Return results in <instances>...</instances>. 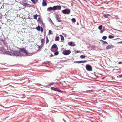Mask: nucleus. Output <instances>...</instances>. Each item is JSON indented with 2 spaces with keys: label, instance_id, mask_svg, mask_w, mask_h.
Returning <instances> with one entry per match:
<instances>
[{
  "label": "nucleus",
  "instance_id": "obj_4",
  "mask_svg": "<svg viewBox=\"0 0 122 122\" xmlns=\"http://www.w3.org/2000/svg\"><path fill=\"white\" fill-rule=\"evenodd\" d=\"M20 51L21 52H23L26 55H28V52L27 50L24 48H21L20 49Z\"/></svg>",
  "mask_w": 122,
  "mask_h": 122
},
{
  "label": "nucleus",
  "instance_id": "obj_29",
  "mask_svg": "<svg viewBox=\"0 0 122 122\" xmlns=\"http://www.w3.org/2000/svg\"><path fill=\"white\" fill-rule=\"evenodd\" d=\"M51 51L52 52H55L56 51H55V50H54V49L51 48Z\"/></svg>",
  "mask_w": 122,
  "mask_h": 122
},
{
  "label": "nucleus",
  "instance_id": "obj_37",
  "mask_svg": "<svg viewBox=\"0 0 122 122\" xmlns=\"http://www.w3.org/2000/svg\"><path fill=\"white\" fill-rule=\"evenodd\" d=\"M37 21H38L39 22H39H40V21H41L40 18V17H39V18L38 19Z\"/></svg>",
  "mask_w": 122,
  "mask_h": 122
},
{
  "label": "nucleus",
  "instance_id": "obj_26",
  "mask_svg": "<svg viewBox=\"0 0 122 122\" xmlns=\"http://www.w3.org/2000/svg\"><path fill=\"white\" fill-rule=\"evenodd\" d=\"M58 54V52L57 51H56L54 53V54L55 55H57Z\"/></svg>",
  "mask_w": 122,
  "mask_h": 122
},
{
  "label": "nucleus",
  "instance_id": "obj_1",
  "mask_svg": "<svg viewBox=\"0 0 122 122\" xmlns=\"http://www.w3.org/2000/svg\"><path fill=\"white\" fill-rule=\"evenodd\" d=\"M13 56H22L21 53L18 51H15L13 52Z\"/></svg>",
  "mask_w": 122,
  "mask_h": 122
},
{
  "label": "nucleus",
  "instance_id": "obj_45",
  "mask_svg": "<svg viewBox=\"0 0 122 122\" xmlns=\"http://www.w3.org/2000/svg\"><path fill=\"white\" fill-rule=\"evenodd\" d=\"M50 20H49V21H51V22H52V21L50 19Z\"/></svg>",
  "mask_w": 122,
  "mask_h": 122
},
{
  "label": "nucleus",
  "instance_id": "obj_48",
  "mask_svg": "<svg viewBox=\"0 0 122 122\" xmlns=\"http://www.w3.org/2000/svg\"><path fill=\"white\" fill-rule=\"evenodd\" d=\"M37 85H39V86H40V85H41L40 84H37Z\"/></svg>",
  "mask_w": 122,
  "mask_h": 122
},
{
  "label": "nucleus",
  "instance_id": "obj_34",
  "mask_svg": "<svg viewBox=\"0 0 122 122\" xmlns=\"http://www.w3.org/2000/svg\"><path fill=\"white\" fill-rule=\"evenodd\" d=\"M117 77L119 78L122 77V74L121 75H119L117 76Z\"/></svg>",
  "mask_w": 122,
  "mask_h": 122
},
{
  "label": "nucleus",
  "instance_id": "obj_35",
  "mask_svg": "<svg viewBox=\"0 0 122 122\" xmlns=\"http://www.w3.org/2000/svg\"><path fill=\"white\" fill-rule=\"evenodd\" d=\"M107 37L106 36H103L102 38V39L103 40H106L107 39Z\"/></svg>",
  "mask_w": 122,
  "mask_h": 122
},
{
  "label": "nucleus",
  "instance_id": "obj_15",
  "mask_svg": "<svg viewBox=\"0 0 122 122\" xmlns=\"http://www.w3.org/2000/svg\"><path fill=\"white\" fill-rule=\"evenodd\" d=\"M21 4L22 5L24 6H25V7H26L27 6L28 7V6H29L30 5L27 3H22Z\"/></svg>",
  "mask_w": 122,
  "mask_h": 122
},
{
  "label": "nucleus",
  "instance_id": "obj_52",
  "mask_svg": "<svg viewBox=\"0 0 122 122\" xmlns=\"http://www.w3.org/2000/svg\"><path fill=\"white\" fill-rule=\"evenodd\" d=\"M43 0V1H44H44H45V0Z\"/></svg>",
  "mask_w": 122,
  "mask_h": 122
},
{
  "label": "nucleus",
  "instance_id": "obj_28",
  "mask_svg": "<svg viewBox=\"0 0 122 122\" xmlns=\"http://www.w3.org/2000/svg\"><path fill=\"white\" fill-rule=\"evenodd\" d=\"M114 37L113 36H112L111 35H110L108 36V38H110V39L113 38H114Z\"/></svg>",
  "mask_w": 122,
  "mask_h": 122
},
{
  "label": "nucleus",
  "instance_id": "obj_36",
  "mask_svg": "<svg viewBox=\"0 0 122 122\" xmlns=\"http://www.w3.org/2000/svg\"><path fill=\"white\" fill-rule=\"evenodd\" d=\"M54 83L53 82H52V83H50L48 85V86H50L51 85H52Z\"/></svg>",
  "mask_w": 122,
  "mask_h": 122
},
{
  "label": "nucleus",
  "instance_id": "obj_21",
  "mask_svg": "<svg viewBox=\"0 0 122 122\" xmlns=\"http://www.w3.org/2000/svg\"><path fill=\"white\" fill-rule=\"evenodd\" d=\"M60 37H61V41L62 40H64V37L63 36H62L61 35H60Z\"/></svg>",
  "mask_w": 122,
  "mask_h": 122
},
{
  "label": "nucleus",
  "instance_id": "obj_7",
  "mask_svg": "<svg viewBox=\"0 0 122 122\" xmlns=\"http://www.w3.org/2000/svg\"><path fill=\"white\" fill-rule=\"evenodd\" d=\"M55 17L59 22H61L62 20L60 18L59 15L57 14H55Z\"/></svg>",
  "mask_w": 122,
  "mask_h": 122
},
{
  "label": "nucleus",
  "instance_id": "obj_20",
  "mask_svg": "<svg viewBox=\"0 0 122 122\" xmlns=\"http://www.w3.org/2000/svg\"><path fill=\"white\" fill-rule=\"evenodd\" d=\"M39 23L40 24V25L41 26L43 27V24L42 21H40V22H39Z\"/></svg>",
  "mask_w": 122,
  "mask_h": 122
},
{
  "label": "nucleus",
  "instance_id": "obj_12",
  "mask_svg": "<svg viewBox=\"0 0 122 122\" xmlns=\"http://www.w3.org/2000/svg\"><path fill=\"white\" fill-rule=\"evenodd\" d=\"M87 61L84 60V61H76L75 62L76 63H84L87 62Z\"/></svg>",
  "mask_w": 122,
  "mask_h": 122
},
{
  "label": "nucleus",
  "instance_id": "obj_23",
  "mask_svg": "<svg viewBox=\"0 0 122 122\" xmlns=\"http://www.w3.org/2000/svg\"><path fill=\"white\" fill-rule=\"evenodd\" d=\"M31 1L33 4H35L37 1V0H31Z\"/></svg>",
  "mask_w": 122,
  "mask_h": 122
},
{
  "label": "nucleus",
  "instance_id": "obj_24",
  "mask_svg": "<svg viewBox=\"0 0 122 122\" xmlns=\"http://www.w3.org/2000/svg\"><path fill=\"white\" fill-rule=\"evenodd\" d=\"M86 56L85 55H81L80 56V57L81 58H85Z\"/></svg>",
  "mask_w": 122,
  "mask_h": 122
},
{
  "label": "nucleus",
  "instance_id": "obj_44",
  "mask_svg": "<svg viewBox=\"0 0 122 122\" xmlns=\"http://www.w3.org/2000/svg\"><path fill=\"white\" fill-rule=\"evenodd\" d=\"M63 34L64 36H66V35L65 34Z\"/></svg>",
  "mask_w": 122,
  "mask_h": 122
},
{
  "label": "nucleus",
  "instance_id": "obj_42",
  "mask_svg": "<svg viewBox=\"0 0 122 122\" xmlns=\"http://www.w3.org/2000/svg\"><path fill=\"white\" fill-rule=\"evenodd\" d=\"M118 64H122V62L121 61H120L119 62Z\"/></svg>",
  "mask_w": 122,
  "mask_h": 122
},
{
  "label": "nucleus",
  "instance_id": "obj_50",
  "mask_svg": "<svg viewBox=\"0 0 122 122\" xmlns=\"http://www.w3.org/2000/svg\"><path fill=\"white\" fill-rule=\"evenodd\" d=\"M103 91H104V92H105V90H103Z\"/></svg>",
  "mask_w": 122,
  "mask_h": 122
},
{
  "label": "nucleus",
  "instance_id": "obj_31",
  "mask_svg": "<svg viewBox=\"0 0 122 122\" xmlns=\"http://www.w3.org/2000/svg\"><path fill=\"white\" fill-rule=\"evenodd\" d=\"M71 20L72 22H75L76 21V20L75 18H72V20Z\"/></svg>",
  "mask_w": 122,
  "mask_h": 122
},
{
  "label": "nucleus",
  "instance_id": "obj_41",
  "mask_svg": "<svg viewBox=\"0 0 122 122\" xmlns=\"http://www.w3.org/2000/svg\"><path fill=\"white\" fill-rule=\"evenodd\" d=\"M54 56L52 54H51V55H50V57H51L53 56Z\"/></svg>",
  "mask_w": 122,
  "mask_h": 122
},
{
  "label": "nucleus",
  "instance_id": "obj_51",
  "mask_svg": "<svg viewBox=\"0 0 122 122\" xmlns=\"http://www.w3.org/2000/svg\"><path fill=\"white\" fill-rule=\"evenodd\" d=\"M8 117H6V118H7Z\"/></svg>",
  "mask_w": 122,
  "mask_h": 122
},
{
  "label": "nucleus",
  "instance_id": "obj_17",
  "mask_svg": "<svg viewBox=\"0 0 122 122\" xmlns=\"http://www.w3.org/2000/svg\"><path fill=\"white\" fill-rule=\"evenodd\" d=\"M47 5V4L46 2L45 1H43L42 5L43 6H46Z\"/></svg>",
  "mask_w": 122,
  "mask_h": 122
},
{
  "label": "nucleus",
  "instance_id": "obj_8",
  "mask_svg": "<svg viewBox=\"0 0 122 122\" xmlns=\"http://www.w3.org/2000/svg\"><path fill=\"white\" fill-rule=\"evenodd\" d=\"M51 89L53 90L58 92H60L62 93V91L59 89L57 88L52 87H51Z\"/></svg>",
  "mask_w": 122,
  "mask_h": 122
},
{
  "label": "nucleus",
  "instance_id": "obj_39",
  "mask_svg": "<svg viewBox=\"0 0 122 122\" xmlns=\"http://www.w3.org/2000/svg\"><path fill=\"white\" fill-rule=\"evenodd\" d=\"M90 92H94V91L92 90H89L88 91Z\"/></svg>",
  "mask_w": 122,
  "mask_h": 122
},
{
  "label": "nucleus",
  "instance_id": "obj_22",
  "mask_svg": "<svg viewBox=\"0 0 122 122\" xmlns=\"http://www.w3.org/2000/svg\"><path fill=\"white\" fill-rule=\"evenodd\" d=\"M59 37H57L55 39V40L56 41H58L59 40Z\"/></svg>",
  "mask_w": 122,
  "mask_h": 122
},
{
  "label": "nucleus",
  "instance_id": "obj_5",
  "mask_svg": "<svg viewBox=\"0 0 122 122\" xmlns=\"http://www.w3.org/2000/svg\"><path fill=\"white\" fill-rule=\"evenodd\" d=\"M54 11L56 10H60L61 9V6L60 5L56 6H54Z\"/></svg>",
  "mask_w": 122,
  "mask_h": 122
},
{
  "label": "nucleus",
  "instance_id": "obj_30",
  "mask_svg": "<svg viewBox=\"0 0 122 122\" xmlns=\"http://www.w3.org/2000/svg\"><path fill=\"white\" fill-rule=\"evenodd\" d=\"M43 45H41L40 46H38V48H39V49L41 48L43 46Z\"/></svg>",
  "mask_w": 122,
  "mask_h": 122
},
{
  "label": "nucleus",
  "instance_id": "obj_14",
  "mask_svg": "<svg viewBox=\"0 0 122 122\" xmlns=\"http://www.w3.org/2000/svg\"><path fill=\"white\" fill-rule=\"evenodd\" d=\"M54 6L52 7H50L48 8L47 9V11L49 12H50L52 10H53L54 11Z\"/></svg>",
  "mask_w": 122,
  "mask_h": 122
},
{
  "label": "nucleus",
  "instance_id": "obj_43",
  "mask_svg": "<svg viewBox=\"0 0 122 122\" xmlns=\"http://www.w3.org/2000/svg\"><path fill=\"white\" fill-rule=\"evenodd\" d=\"M80 52V51H76V53H79Z\"/></svg>",
  "mask_w": 122,
  "mask_h": 122
},
{
  "label": "nucleus",
  "instance_id": "obj_47",
  "mask_svg": "<svg viewBox=\"0 0 122 122\" xmlns=\"http://www.w3.org/2000/svg\"><path fill=\"white\" fill-rule=\"evenodd\" d=\"M63 120L65 122H66L65 120L64 119H63Z\"/></svg>",
  "mask_w": 122,
  "mask_h": 122
},
{
  "label": "nucleus",
  "instance_id": "obj_40",
  "mask_svg": "<svg viewBox=\"0 0 122 122\" xmlns=\"http://www.w3.org/2000/svg\"><path fill=\"white\" fill-rule=\"evenodd\" d=\"M104 44H108V43H107V42H106L105 41H104Z\"/></svg>",
  "mask_w": 122,
  "mask_h": 122
},
{
  "label": "nucleus",
  "instance_id": "obj_13",
  "mask_svg": "<svg viewBox=\"0 0 122 122\" xmlns=\"http://www.w3.org/2000/svg\"><path fill=\"white\" fill-rule=\"evenodd\" d=\"M68 44L69 46H75V44H73V42H68Z\"/></svg>",
  "mask_w": 122,
  "mask_h": 122
},
{
  "label": "nucleus",
  "instance_id": "obj_16",
  "mask_svg": "<svg viewBox=\"0 0 122 122\" xmlns=\"http://www.w3.org/2000/svg\"><path fill=\"white\" fill-rule=\"evenodd\" d=\"M103 16L104 17L106 18H107L109 16H111L110 15L108 14H104L103 15Z\"/></svg>",
  "mask_w": 122,
  "mask_h": 122
},
{
  "label": "nucleus",
  "instance_id": "obj_25",
  "mask_svg": "<svg viewBox=\"0 0 122 122\" xmlns=\"http://www.w3.org/2000/svg\"><path fill=\"white\" fill-rule=\"evenodd\" d=\"M48 34L49 35H52L53 33L51 30H49V31Z\"/></svg>",
  "mask_w": 122,
  "mask_h": 122
},
{
  "label": "nucleus",
  "instance_id": "obj_27",
  "mask_svg": "<svg viewBox=\"0 0 122 122\" xmlns=\"http://www.w3.org/2000/svg\"><path fill=\"white\" fill-rule=\"evenodd\" d=\"M37 16L38 15H37L36 14V15H34L33 17L35 19H37Z\"/></svg>",
  "mask_w": 122,
  "mask_h": 122
},
{
  "label": "nucleus",
  "instance_id": "obj_38",
  "mask_svg": "<svg viewBox=\"0 0 122 122\" xmlns=\"http://www.w3.org/2000/svg\"><path fill=\"white\" fill-rule=\"evenodd\" d=\"M105 30L104 29H103V30H101V31H100V33H102Z\"/></svg>",
  "mask_w": 122,
  "mask_h": 122
},
{
  "label": "nucleus",
  "instance_id": "obj_46",
  "mask_svg": "<svg viewBox=\"0 0 122 122\" xmlns=\"http://www.w3.org/2000/svg\"><path fill=\"white\" fill-rule=\"evenodd\" d=\"M119 43H122V41L119 42Z\"/></svg>",
  "mask_w": 122,
  "mask_h": 122
},
{
  "label": "nucleus",
  "instance_id": "obj_6",
  "mask_svg": "<svg viewBox=\"0 0 122 122\" xmlns=\"http://www.w3.org/2000/svg\"><path fill=\"white\" fill-rule=\"evenodd\" d=\"M86 69L89 71H91L92 70V66L89 65H87L86 66Z\"/></svg>",
  "mask_w": 122,
  "mask_h": 122
},
{
  "label": "nucleus",
  "instance_id": "obj_53",
  "mask_svg": "<svg viewBox=\"0 0 122 122\" xmlns=\"http://www.w3.org/2000/svg\"><path fill=\"white\" fill-rule=\"evenodd\" d=\"M48 105H47V107H48Z\"/></svg>",
  "mask_w": 122,
  "mask_h": 122
},
{
  "label": "nucleus",
  "instance_id": "obj_32",
  "mask_svg": "<svg viewBox=\"0 0 122 122\" xmlns=\"http://www.w3.org/2000/svg\"><path fill=\"white\" fill-rule=\"evenodd\" d=\"M49 40L48 39V38L47 37L46 39V44H47V43H48L49 42Z\"/></svg>",
  "mask_w": 122,
  "mask_h": 122
},
{
  "label": "nucleus",
  "instance_id": "obj_10",
  "mask_svg": "<svg viewBox=\"0 0 122 122\" xmlns=\"http://www.w3.org/2000/svg\"><path fill=\"white\" fill-rule=\"evenodd\" d=\"M36 29L38 31H41V32H42L43 31V29L42 27L41 28L40 26L38 25L36 28Z\"/></svg>",
  "mask_w": 122,
  "mask_h": 122
},
{
  "label": "nucleus",
  "instance_id": "obj_2",
  "mask_svg": "<svg viewBox=\"0 0 122 122\" xmlns=\"http://www.w3.org/2000/svg\"><path fill=\"white\" fill-rule=\"evenodd\" d=\"M62 13L64 14H68L70 12V10L68 9H66L62 10Z\"/></svg>",
  "mask_w": 122,
  "mask_h": 122
},
{
  "label": "nucleus",
  "instance_id": "obj_18",
  "mask_svg": "<svg viewBox=\"0 0 122 122\" xmlns=\"http://www.w3.org/2000/svg\"><path fill=\"white\" fill-rule=\"evenodd\" d=\"M6 53L7 54L13 56V54L11 52L9 51H7L6 52Z\"/></svg>",
  "mask_w": 122,
  "mask_h": 122
},
{
  "label": "nucleus",
  "instance_id": "obj_3",
  "mask_svg": "<svg viewBox=\"0 0 122 122\" xmlns=\"http://www.w3.org/2000/svg\"><path fill=\"white\" fill-rule=\"evenodd\" d=\"M71 52L70 50H65L62 53L64 55H67L70 53Z\"/></svg>",
  "mask_w": 122,
  "mask_h": 122
},
{
  "label": "nucleus",
  "instance_id": "obj_49",
  "mask_svg": "<svg viewBox=\"0 0 122 122\" xmlns=\"http://www.w3.org/2000/svg\"><path fill=\"white\" fill-rule=\"evenodd\" d=\"M48 86H45V87H47Z\"/></svg>",
  "mask_w": 122,
  "mask_h": 122
},
{
  "label": "nucleus",
  "instance_id": "obj_19",
  "mask_svg": "<svg viewBox=\"0 0 122 122\" xmlns=\"http://www.w3.org/2000/svg\"><path fill=\"white\" fill-rule=\"evenodd\" d=\"M44 40L43 39H42L41 40V43L42 45H43L44 44Z\"/></svg>",
  "mask_w": 122,
  "mask_h": 122
},
{
  "label": "nucleus",
  "instance_id": "obj_9",
  "mask_svg": "<svg viewBox=\"0 0 122 122\" xmlns=\"http://www.w3.org/2000/svg\"><path fill=\"white\" fill-rule=\"evenodd\" d=\"M52 49H55V51H57L58 50V47L56 44H53L51 48Z\"/></svg>",
  "mask_w": 122,
  "mask_h": 122
},
{
  "label": "nucleus",
  "instance_id": "obj_33",
  "mask_svg": "<svg viewBox=\"0 0 122 122\" xmlns=\"http://www.w3.org/2000/svg\"><path fill=\"white\" fill-rule=\"evenodd\" d=\"M102 25H101L99 26L98 29L99 30H101L102 29Z\"/></svg>",
  "mask_w": 122,
  "mask_h": 122
},
{
  "label": "nucleus",
  "instance_id": "obj_11",
  "mask_svg": "<svg viewBox=\"0 0 122 122\" xmlns=\"http://www.w3.org/2000/svg\"><path fill=\"white\" fill-rule=\"evenodd\" d=\"M114 47V46L111 45H109L107 46L106 48V49H107L108 50L109 49H111L113 48Z\"/></svg>",
  "mask_w": 122,
  "mask_h": 122
}]
</instances>
